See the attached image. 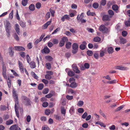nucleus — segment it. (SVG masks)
Wrapping results in <instances>:
<instances>
[{
    "instance_id": "obj_34",
    "label": "nucleus",
    "mask_w": 130,
    "mask_h": 130,
    "mask_svg": "<svg viewBox=\"0 0 130 130\" xmlns=\"http://www.w3.org/2000/svg\"><path fill=\"white\" fill-rule=\"evenodd\" d=\"M13 123V120L10 119L7 121L6 122V124L7 125H9L12 124Z\"/></svg>"
},
{
    "instance_id": "obj_5",
    "label": "nucleus",
    "mask_w": 130,
    "mask_h": 130,
    "mask_svg": "<svg viewBox=\"0 0 130 130\" xmlns=\"http://www.w3.org/2000/svg\"><path fill=\"white\" fill-rule=\"evenodd\" d=\"M115 68L116 69L122 70H126L128 69V68L127 67L121 65L116 66Z\"/></svg>"
},
{
    "instance_id": "obj_57",
    "label": "nucleus",
    "mask_w": 130,
    "mask_h": 130,
    "mask_svg": "<svg viewBox=\"0 0 130 130\" xmlns=\"http://www.w3.org/2000/svg\"><path fill=\"white\" fill-rule=\"evenodd\" d=\"M69 81L71 83L75 82V79L73 77L70 78L69 79Z\"/></svg>"
},
{
    "instance_id": "obj_29",
    "label": "nucleus",
    "mask_w": 130,
    "mask_h": 130,
    "mask_svg": "<svg viewBox=\"0 0 130 130\" xmlns=\"http://www.w3.org/2000/svg\"><path fill=\"white\" fill-rule=\"evenodd\" d=\"M101 39L98 37H96L93 39V41L95 42H99L101 41Z\"/></svg>"
},
{
    "instance_id": "obj_44",
    "label": "nucleus",
    "mask_w": 130,
    "mask_h": 130,
    "mask_svg": "<svg viewBox=\"0 0 130 130\" xmlns=\"http://www.w3.org/2000/svg\"><path fill=\"white\" fill-rule=\"evenodd\" d=\"M45 78L46 79L50 80L52 76L50 75L46 74L45 76Z\"/></svg>"
},
{
    "instance_id": "obj_20",
    "label": "nucleus",
    "mask_w": 130,
    "mask_h": 130,
    "mask_svg": "<svg viewBox=\"0 0 130 130\" xmlns=\"http://www.w3.org/2000/svg\"><path fill=\"white\" fill-rule=\"evenodd\" d=\"M15 102L14 109H18L19 106V102L18 100H15L14 101Z\"/></svg>"
},
{
    "instance_id": "obj_55",
    "label": "nucleus",
    "mask_w": 130,
    "mask_h": 130,
    "mask_svg": "<svg viewBox=\"0 0 130 130\" xmlns=\"http://www.w3.org/2000/svg\"><path fill=\"white\" fill-rule=\"evenodd\" d=\"M40 120L42 121H45L47 119L45 117L43 116L40 118Z\"/></svg>"
},
{
    "instance_id": "obj_38",
    "label": "nucleus",
    "mask_w": 130,
    "mask_h": 130,
    "mask_svg": "<svg viewBox=\"0 0 130 130\" xmlns=\"http://www.w3.org/2000/svg\"><path fill=\"white\" fill-rule=\"evenodd\" d=\"M20 24L21 27H22V28L25 27L26 26V25H25L24 23L22 21H20Z\"/></svg>"
},
{
    "instance_id": "obj_52",
    "label": "nucleus",
    "mask_w": 130,
    "mask_h": 130,
    "mask_svg": "<svg viewBox=\"0 0 130 130\" xmlns=\"http://www.w3.org/2000/svg\"><path fill=\"white\" fill-rule=\"evenodd\" d=\"M41 4L40 3L38 2L37 3L36 5V8L38 9H39L41 7Z\"/></svg>"
},
{
    "instance_id": "obj_43",
    "label": "nucleus",
    "mask_w": 130,
    "mask_h": 130,
    "mask_svg": "<svg viewBox=\"0 0 130 130\" xmlns=\"http://www.w3.org/2000/svg\"><path fill=\"white\" fill-rule=\"evenodd\" d=\"M93 7L95 9L99 7L98 4L96 3H95L93 5Z\"/></svg>"
},
{
    "instance_id": "obj_18",
    "label": "nucleus",
    "mask_w": 130,
    "mask_h": 130,
    "mask_svg": "<svg viewBox=\"0 0 130 130\" xmlns=\"http://www.w3.org/2000/svg\"><path fill=\"white\" fill-rule=\"evenodd\" d=\"M102 19L103 21H108L109 20V16L108 15H104L102 17Z\"/></svg>"
},
{
    "instance_id": "obj_11",
    "label": "nucleus",
    "mask_w": 130,
    "mask_h": 130,
    "mask_svg": "<svg viewBox=\"0 0 130 130\" xmlns=\"http://www.w3.org/2000/svg\"><path fill=\"white\" fill-rule=\"evenodd\" d=\"M82 43V44L80 45L79 48L82 50H83L86 48L87 43L85 41H84Z\"/></svg>"
},
{
    "instance_id": "obj_33",
    "label": "nucleus",
    "mask_w": 130,
    "mask_h": 130,
    "mask_svg": "<svg viewBox=\"0 0 130 130\" xmlns=\"http://www.w3.org/2000/svg\"><path fill=\"white\" fill-rule=\"evenodd\" d=\"M108 12V14L111 17H112L114 15V13L113 11L111 10H109Z\"/></svg>"
},
{
    "instance_id": "obj_25",
    "label": "nucleus",
    "mask_w": 130,
    "mask_h": 130,
    "mask_svg": "<svg viewBox=\"0 0 130 130\" xmlns=\"http://www.w3.org/2000/svg\"><path fill=\"white\" fill-rule=\"evenodd\" d=\"M28 0H22V4L24 6H26L28 3Z\"/></svg>"
},
{
    "instance_id": "obj_12",
    "label": "nucleus",
    "mask_w": 130,
    "mask_h": 130,
    "mask_svg": "<svg viewBox=\"0 0 130 130\" xmlns=\"http://www.w3.org/2000/svg\"><path fill=\"white\" fill-rule=\"evenodd\" d=\"M50 50L48 47L46 46L45 47L44 49L42 50V53H44L45 54H48L49 53Z\"/></svg>"
},
{
    "instance_id": "obj_24",
    "label": "nucleus",
    "mask_w": 130,
    "mask_h": 130,
    "mask_svg": "<svg viewBox=\"0 0 130 130\" xmlns=\"http://www.w3.org/2000/svg\"><path fill=\"white\" fill-rule=\"evenodd\" d=\"M30 67L31 68H34L36 67V63L35 62L32 61L30 63Z\"/></svg>"
},
{
    "instance_id": "obj_62",
    "label": "nucleus",
    "mask_w": 130,
    "mask_h": 130,
    "mask_svg": "<svg viewBox=\"0 0 130 130\" xmlns=\"http://www.w3.org/2000/svg\"><path fill=\"white\" fill-rule=\"evenodd\" d=\"M46 59L49 61H51L53 59L52 58L51 56H47L45 57Z\"/></svg>"
},
{
    "instance_id": "obj_10",
    "label": "nucleus",
    "mask_w": 130,
    "mask_h": 130,
    "mask_svg": "<svg viewBox=\"0 0 130 130\" xmlns=\"http://www.w3.org/2000/svg\"><path fill=\"white\" fill-rule=\"evenodd\" d=\"M24 104L26 106H30L31 104V102L30 100L28 98L26 100L23 101Z\"/></svg>"
},
{
    "instance_id": "obj_28",
    "label": "nucleus",
    "mask_w": 130,
    "mask_h": 130,
    "mask_svg": "<svg viewBox=\"0 0 130 130\" xmlns=\"http://www.w3.org/2000/svg\"><path fill=\"white\" fill-rule=\"evenodd\" d=\"M84 102L82 101H78L77 104V105L80 107H81L83 105Z\"/></svg>"
},
{
    "instance_id": "obj_1",
    "label": "nucleus",
    "mask_w": 130,
    "mask_h": 130,
    "mask_svg": "<svg viewBox=\"0 0 130 130\" xmlns=\"http://www.w3.org/2000/svg\"><path fill=\"white\" fill-rule=\"evenodd\" d=\"M2 70V73L3 76L5 79H7V81L8 87L10 88L11 86V79H10L9 78H8L7 79L6 74V65L4 64V63L3 64Z\"/></svg>"
},
{
    "instance_id": "obj_47",
    "label": "nucleus",
    "mask_w": 130,
    "mask_h": 130,
    "mask_svg": "<svg viewBox=\"0 0 130 130\" xmlns=\"http://www.w3.org/2000/svg\"><path fill=\"white\" fill-rule=\"evenodd\" d=\"M13 10H12L9 14V18L11 19H12L13 18Z\"/></svg>"
},
{
    "instance_id": "obj_27",
    "label": "nucleus",
    "mask_w": 130,
    "mask_h": 130,
    "mask_svg": "<svg viewBox=\"0 0 130 130\" xmlns=\"http://www.w3.org/2000/svg\"><path fill=\"white\" fill-rule=\"evenodd\" d=\"M19 68L20 70L23 71V64L19 61Z\"/></svg>"
},
{
    "instance_id": "obj_26",
    "label": "nucleus",
    "mask_w": 130,
    "mask_h": 130,
    "mask_svg": "<svg viewBox=\"0 0 130 130\" xmlns=\"http://www.w3.org/2000/svg\"><path fill=\"white\" fill-rule=\"evenodd\" d=\"M29 9L32 11H33L35 9V6L34 5L31 4L29 7Z\"/></svg>"
},
{
    "instance_id": "obj_17",
    "label": "nucleus",
    "mask_w": 130,
    "mask_h": 130,
    "mask_svg": "<svg viewBox=\"0 0 130 130\" xmlns=\"http://www.w3.org/2000/svg\"><path fill=\"white\" fill-rule=\"evenodd\" d=\"M78 84L75 82L71 83L70 85V87L72 88H74L76 87L77 86Z\"/></svg>"
},
{
    "instance_id": "obj_3",
    "label": "nucleus",
    "mask_w": 130,
    "mask_h": 130,
    "mask_svg": "<svg viewBox=\"0 0 130 130\" xmlns=\"http://www.w3.org/2000/svg\"><path fill=\"white\" fill-rule=\"evenodd\" d=\"M78 46V45L77 43H74L72 45L73 48L72 52L73 53L75 54L77 52Z\"/></svg>"
},
{
    "instance_id": "obj_45",
    "label": "nucleus",
    "mask_w": 130,
    "mask_h": 130,
    "mask_svg": "<svg viewBox=\"0 0 130 130\" xmlns=\"http://www.w3.org/2000/svg\"><path fill=\"white\" fill-rule=\"evenodd\" d=\"M68 93H71V94H72L73 93L75 94V92L73 90V89H69L68 91Z\"/></svg>"
},
{
    "instance_id": "obj_42",
    "label": "nucleus",
    "mask_w": 130,
    "mask_h": 130,
    "mask_svg": "<svg viewBox=\"0 0 130 130\" xmlns=\"http://www.w3.org/2000/svg\"><path fill=\"white\" fill-rule=\"evenodd\" d=\"M87 14L88 15H91V16H94L95 14V13L92 12H90V10H89L87 12Z\"/></svg>"
},
{
    "instance_id": "obj_2",
    "label": "nucleus",
    "mask_w": 130,
    "mask_h": 130,
    "mask_svg": "<svg viewBox=\"0 0 130 130\" xmlns=\"http://www.w3.org/2000/svg\"><path fill=\"white\" fill-rule=\"evenodd\" d=\"M4 25L6 31L7 33V35L9 37L10 35V31L11 27V25L8 20H6L4 22Z\"/></svg>"
},
{
    "instance_id": "obj_9",
    "label": "nucleus",
    "mask_w": 130,
    "mask_h": 130,
    "mask_svg": "<svg viewBox=\"0 0 130 130\" xmlns=\"http://www.w3.org/2000/svg\"><path fill=\"white\" fill-rule=\"evenodd\" d=\"M14 48V50L18 51H24L25 50V48L22 46H15Z\"/></svg>"
},
{
    "instance_id": "obj_19",
    "label": "nucleus",
    "mask_w": 130,
    "mask_h": 130,
    "mask_svg": "<svg viewBox=\"0 0 130 130\" xmlns=\"http://www.w3.org/2000/svg\"><path fill=\"white\" fill-rule=\"evenodd\" d=\"M107 52L109 54L112 53L113 52V48L111 47H108L107 48Z\"/></svg>"
},
{
    "instance_id": "obj_14",
    "label": "nucleus",
    "mask_w": 130,
    "mask_h": 130,
    "mask_svg": "<svg viewBox=\"0 0 130 130\" xmlns=\"http://www.w3.org/2000/svg\"><path fill=\"white\" fill-rule=\"evenodd\" d=\"M19 128L17 125L14 124L12 125L10 127V130H17L18 128Z\"/></svg>"
},
{
    "instance_id": "obj_41",
    "label": "nucleus",
    "mask_w": 130,
    "mask_h": 130,
    "mask_svg": "<svg viewBox=\"0 0 130 130\" xmlns=\"http://www.w3.org/2000/svg\"><path fill=\"white\" fill-rule=\"evenodd\" d=\"M84 111V109L82 108H79L77 109V111L80 113H82Z\"/></svg>"
},
{
    "instance_id": "obj_4",
    "label": "nucleus",
    "mask_w": 130,
    "mask_h": 130,
    "mask_svg": "<svg viewBox=\"0 0 130 130\" xmlns=\"http://www.w3.org/2000/svg\"><path fill=\"white\" fill-rule=\"evenodd\" d=\"M72 67L73 71L76 73H80V71L78 68L76 64H73L72 65Z\"/></svg>"
},
{
    "instance_id": "obj_64",
    "label": "nucleus",
    "mask_w": 130,
    "mask_h": 130,
    "mask_svg": "<svg viewBox=\"0 0 130 130\" xmlns=\"http://www.w3.org/2000/svg\"><path fill=\"white\" fill-rule=\"evenodd\" d=\"M77 6L74 4H72L71 6V8L73 9H77Z\"/></svg>"
},
{
    "instance_id": "obj_35",
    "label": "nucleus",
    "mask_w": 130,
    "mask_h": 130,
    "mask_svg": "<svg viewBox=\"0 0 130 130\" xmlns=\"http://www.w3.org/2000/svg\"><path fill=\"white\" fill-rule=\"evenodd\" d=\"M44 87V85L43 84L41 83L39 84L38 87V88L39 90L42 89Z\"/></svg>"
},
{
    "instance_id": "obj_50",
    "label": "nucleus",
    "mask_w": 130,
    "mask_h": 130,
    "mask_svg": "<svg viewBox=\"0 0 130 130\" xmlns=\"http://www.w3.org/2000/svg\"><path fill=\"white\" fill-rule=\"evenodd\" d=\"M87 54L89 56H91L92 55L93 53L91 51H87Z\"/></svg>"
},
{
    "instance_id": "obj_59",
    "label": "nucleus",
    "mask_w": 130,
    "mask_h": 130,
    "mask_svg": "<svg viewBox=\"0 0 130 130\" xmlns=\"http://www.w3.org/2000/svg\"><path fill=\"white\" fill-rule=\"evenodd\" d=\"M9 118V116L8 115H4L3 117V119L5 120H6L8 119Z\"/></svg>"
},
{
    "instance_id": "obj_6",
    "label": "nucleus",
    "mask_w": 130,
    "mask_h": 130,
    "mask_svg": "<svg viewBox=\"0 0 130 130\" xmlns=\"http://www.w3.org/2000/svg\"><path fill=\"white\" fill-rule=\"evenodd\" d=\"M99 30L100 31L105 32L107 30V28L105 27L104 25H102L99 27Z\"/></svg>"
},
{
    "instance_id": "obj_53",
    "label": "nucleus",
    "mask_w": 130,
    "mask_h": 130,
    "mask_svg": "<svg viewBox=\"0 0 130 130\" xmlns=\"http://www.w3.org/2000/svg\"><path fill=\"white\" fill-rule=\"evenodd\" d=\"M51 111L49 109L46 110L45 111V113L47 115H49L51 113Z\"/></svg>"
},
{
    "instance_id": "obj_31",
    "label": "nucleus",
    "mask_w": 130,
    "mask_h": 130,
    "mask_svg": "<svg viewBox=\"0 0 130 130\" xmlns=\"http://www.w3.org/2000/svg\"><path fill=\"white\" fill-rule=\"evenodd\" d=\"M71 43L70 42H68L66 44V48L67 49L71 47Z\"/></svg>"
},
{
    "instance_id": "obj_36",
    "label": "nucleus",
    "mask_w": 130,
    "mask_h": 130,
    "mask_svg": "<svg viewBox=\"0 0 130 130\" xmlns=\"http://www.w3.org/2000/svg\"><path fill=\"white\" fill-rule=\"evenodd\" d=\"M125 24L126 27L130 26V21L129 20H127L125 22Z\"/></svg>"
},
{
    "instance_id": "obj_30",
    "label": "nucleus",
    "mask_w": 130,
    "mask_h": 130,
    "mask_svg": "<svg viewBox=\"0 0 130 130\" xmlns=\"http://www.w3.org/2000/svg\"><path fill=\"white\" fill-rule=\"evenodd\" d=\"M112 8L113 10L116 11L118 10V6L116 5H114L112 6Z\"/></svg>"
},
{
    "instance_id": "obj_7",
    "label": "nucleus",
    "mask_w": 130,
    "mask_h": 130,
    "mask_svg": "<svg viewBox=\"0 0 130 130\" xmlns=\"http://www.w3.org/2000/svg\"><path fill=\"white\" fill-rule=\"evenodd\" d=\"M12 49L13 47L12 46L10 47L8 49L9 54L10 57L13 56L14 53V52Z\"/></svg>"
},
{
    "instance_id": "obj_49",
    "label": "nucleus",
    "mask_w": 130,
    "mask_h": 130,
    "mask_svg": "<svg viewBox=\"0 0 130 130\" xmlns=\"http://www.w3.org/2000/svg\"><path fill=\"white\" fill-rule=\"evenodd\" d=\"M61 41L65 43V42L68 41V39L66 37H63L62 38Z\"/></svg>"
},
{
    "instance_id": "obj_56",
    "label": "nucleus",
    "mask_w": 130,
    "mask_h": 130,
    "mask_svg": "<svg viewBox=\"0 0 130 130\" xmlns=\"http://www.w3.org/2000/svg\"><path fill=\"white\" fill-rule=\"evenodd\" d=\"M90 65L88 63H85L84 64V67L85 69H88Z\"/></svg>"
},
{
    "instance_id": "obj_21",
    "label": "nucleus",
    "mask_w": 130,
    "mask_h": 130,
    "mask_svg": "<svg viewBox=\"0 0 130 130\" xmlns=\"http://www.w3.org/2000/svg\"><path fill=\"white\" fill-rule=\"evenodd\" d=\"M7 107L5 105H1L0 106V110L1 111H4L7 109Z\"/></svg>"
},
{
    "instance_id": "obj_32",
    "label": "nucleus",
    "mask_w": 130,
    "mask_h": 130,
    "mask_svg": "<svg viewBox=\"0 0 130 130\" xmlns=\"http://www.w3.org/2000/svg\"><path fill=\"white\" fill-rule=\"evenodd\" d=\"M61 113L65 116L66 113V110L63 107H62L61 109Z\"/></svg>"
},
{
    "instance_id": "obj_63",
    "label": "nucleus",
    "mask_w": 130,
    "mask_h": 130,
    "mask_svg": "<svg viewBox=\"0 0 130 130\" xmlns=\"http://www.w3.org/2000/svg\"><path fill=\"white\" fill-rule=\"evenodd\" d=\"M42 82L45 85L47 84L48 83V81L45 79H42Z\"/></svg>"
},
{
    "instance_id": "obj_54",
    "label": "nucleus",
    "mask_w": 130,
    "mask_h": 130,
    "mask_svg": "<svg viewBox=\"0 0 130 130\" xmlns=\"http://www.w3.org/2000/svg\"><path fill=\"white\" fill-rule=\"evenodd\" d=\"M50 12H48L46 14L45 17L46 19H48L50 17Z\"/></svg>"
},
{
    "instance_id": "obj_39",
    "label": "nucleus",
    "mask_w": 130,
    "mask_h": 130,
    "mask_svg": "<svg viewBox=\"0 0 130 130\" xmlns=\"http://www.w3.org/2000/svg\"><path fill=\"white\" fill-rule=\"evenodd\" d=\"M66 98L68 100H71L73 98V96H70L69 95H67L66 96Z\"/></svg>"
},
{
    "instance_id": "obj_46",
    "label": "nucleus",
    "mask_w": 130,
    "mask_h": 130,
    "mask_svg": "<svg viewBox=\"0 0 130 130\" xmlns=\"http://www.w3.org/2000/svg\"><path fill=\"white\" fill-rule=\"evenodd\" d=\"M49 91V89L47 88L43 90V93L44 94H46Z\"/></svg>"
},
{
    "instance_id": "obj_22",
    "label": "nucleus",
    "mask_w": 130,
    "mask_h": 130,
    "mask_svg": "<svg viewBox=\"0 0 130 130\" xmlns=\"http://www.w3.org/2000/svg\"><path fill=\"white\" fill-rule=\"evenodd\" d=\"M84 16L83 15V13H81L79 17V15H78L77 17V20H81L84 17Z\"/></svg>"
},
{
    "instance_id": "obj_13",
    "label": "nucleus",
    "mask_w": 130,
    "mask_h": 130,
    "mask_svg": "<svg viewBox=\"0 0 130 130\" xmlns=\"http://www.w3.org/2000/svg\"><path fill=\"white\" fill-rule=\"evenodd\" d=\"M13 96L15 100H18V95L16 93V91L13 89L12 91Z\"/></svg>"
},
{
    "instance_id": "obj_60",
    "label": "nucleus",
    "mask_w": 130,
    "mask_h": 130,
    "mask_svg": "<svg viewBox=\"0 0 130 130\" xmlns=\"http://www.w3.org/2000/svg\"><path fill=\"white\" fill-rule=\"evenodd\" d=\"M46 68L48 69H50L51 68V64L50 63H46Z\"/></svg>"
},
{
    "instance_id": "obj_15",
    "label": "nucleus",
    "mask_w": 130,
    "mask_h": 130,
    "mask_svg": "<svg viewBox=\"0 0 130 130\" xmlns=\"http://www.w3.org/2000/svg\"><path fill=\"white\" fill-rule=\"evenodd\" d=\"M52 22V20H51L47 22L43 26V29H46L47 26L50 25Z\"/></svg>"
},
{
    "instance_id": "obj_58",
    "label": "nucleus",
    "mask_w": 130,
    "mask_h": 130,
    "mask_svg": "<svg viewBox=\"0 0 130 130\" xmlns=\"http://www.w3.org/2000/svg\"><path fill=\"white\" fill-rule=\"evenodd\" d=\"M48 103L46 102L43 103L42 104V106L44 107H46L48 106Z\"/></svg>"
},
{
    "instance_id": "obj_40",
    "label": "nucleus",
    "mask_w": 130,
    "mask_h": 130,
    "mask_svg": "<svg viewBox=\"0 0 130 130\" xmlns=\"http://www.w3.org/2000/svg\"><path fill=\"white\" fill-rule=\"evenodd\" d=\"M117 82V80H114L111 81H108L107 82V83L108 84H114Z\"/></svg>"
},
{
    "instance_id": "obj_48",
    "label": "nucleus",
    "mask_w": 130,
    "mask_h": 130,
    "mask_svg": "<svg viewBox=\"0 0 130 130\" xmlns=\"http://www.w3.org/2000/svg\"><path fill=\"white\" fill-rule=\"evenodd\" d=\"M99 54L97 52H95L94 54V57L96 59L98 58Z\"/></svg>"
},
{
    "instance_id": "obj_37",
    "label": "nucleus",
    "mask_w": 130,
    "mask_h": 130,
    "mask_svg": "<svg viewBox=\"0 0 130 130\" xmlns=\"http://www.w3.org/2000/svg\"><path fill=\"white\" fill-rule=\"evenodd\" d=\"M96 124H98L100 125L101 126L103 127H105L106 126L102 122H96Z\"/></svg>"
},
{
    "instance_id": "obj_8",
    "label": "nucleus",
    "mask_w": 130,
    "mask_h": 130,
    "mask_svg": "<svg viewBox=\"0 0 130 130\" xmlns=\"http://www.w3.org/2000/svg\"><path fill=\"white\" fill-rule=\"evenodd\" d=\"M14 29L18 34L20 35V26L18 24H17L15 25Z\"/></svg>"
},
{
    "instance_id": "obj_61",
    "label": "nucleus",
    "mask_w": 130,
    "mask_h": 130,
    "mask_svg": "<svg viewBox=\"0 0 130 130\" xmlns=\"http://www.w3.org/2000/svg\"><path fill=\"white\" fill-rule=\"evenodd\" d=\"M52 42L54 44H57L58 43V40L56 39H53Z\"/></svg>"
},
{
    "instance_id": "obj_23",
    "label": "nucleus",
    "mask_w": 130,
    "mask_h": 130,
    "mask_svg": "<svg viewBox=\"0 0 130 130\" xmlns=\"http://www.w3.org/2000/svg\"><path fill=\"white\" fill-rule=\"evenodd\" d=\"M68 75L71 77L74 76L75 75V73L74 72L71 71H69L68 73Z\"/></svg>"
},
{
    "instance_id": "obj_16",
    "label": "nucleus",
    "mask_w": 130,
    "mask_h": 130,
    "mask_svg": "<svg viewBox=\"0 0 130 130\" xmlns=\"http://www.w3.org/2000/svg\"><path fill=\"white\" fill-rule=\"evenodd\" d=\"M127 41L125 39L121 37L120 38V43L124 44Z\"/></svg>"
},
{
    "instance_id": "obj_51",
    "label": "nucleus",
    "mask_w": 130,
    "mask_h": 130,
    "mask_svg": "<svg viewBox=\"0 0 130 130\" xmlns=\"http://www.w3.org/2000/svg\"><path fill=\"white\" fill-rule=\"evenodd\" d=\"M50 11L51 14L52 16L54 17V13L55 12L53 10L52 8H51L50 10Z\"/></svg>"
}]
</instances>
